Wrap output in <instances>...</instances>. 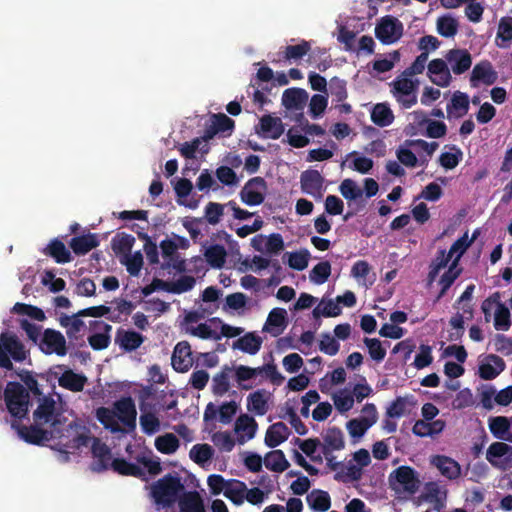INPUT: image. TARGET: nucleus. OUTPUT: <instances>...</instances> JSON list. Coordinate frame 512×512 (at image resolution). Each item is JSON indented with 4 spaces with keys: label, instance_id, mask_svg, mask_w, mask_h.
<instances>
[{
    "label": "nucleus",
    "instance_id": "obj_21",
    "mask_svg": "<svg viewBox=\"0 0 512 512\" xmlns=\"http://www.w3.org/2000/svg\"><path fill=\"white\" fill-rule=\"evenodd\" d=\"M258 424L256 420L248 415L241 414L234 426V430L239 434L237 441L239 444H244L247 440L254 438L257 431Z\"/></svg>",
    "mask_w": 512,
    "mask_h": 512
},
{
    "label": "nucleus",
    "instance_id": "obj_11",
    "mask_svg": "<svg viewBox=\"0 0 512 512\" xmlns=\"http://www.w3.org/2000/svg\"><path fill=\"white\" fill-rule=\"evenodd\" d=\"M171 364L175 371L184 373L194 364L193 352L188 341L178 342L173 350Z\"/></svg>",
    "mask_w": 512,
    "mask_h": 512
},
{
    "label": "nucleus",
    "instance_id": "obj_2",
    "mask_svg": "<svg viewBox=\"0 0 512 512\" xmlns=\"http://www.w3.org/2000/svg\"><path fill=\"white\" fill-rule=\"evenodd\" d=\"M97 420L112 433L122 432L119 421L128 431L136 428L137 410L131 397H122L113 404V408L99 407L96 409Z\"/></svg>",
    "mask_w": 512,
    "mask_h": 512
},
{
    "label": "nucleus",
    "instance_id": "obj_38",
    "mask_svg": "<svg viewBox=\"0 0 512 512\" xmlns=\"http://www.w3.org/2000/svg\"><path fill=\"white\" fill-rule=\"evenodd\" d=\"M264 465L273 472L281 473L289 468L290 463L282 450H273L265 455Z\"/></svg>",
    "mask_w": 512,
    "mask_h": 512
},
{
    "label": "nucleus",
    "instance_id": "obj_9",
    "mask_svg": "<svg viewBox=\"0 0 512 512\" xmlns=\"http://www.w3.org/2000/svg\"><path fill=\"white\" fill-rule=\"evenodd\" d=\"M40 350L45 354L55 353L58 356L67 354L66 339L60 331L47 328L39 342Z\"/></svg>",
    "mask_w": 512,
    "mask_h": 512
},
{
    "label": "nucleus",
    "instance_id": "obj_26",
    "mask_svg": "<svg viewBox=\"0 0 512 512\" xmlns=\"http://www.w3.org/2000/svg\"><path fill=\"white\" fill-rule=\"evenodd\" d=\"M287 326V311L284 308H273L263 327L264 331L270 332L273 336H278Z\"/></svg>",
    "mask_w": 512,
    "mask_h": 512
},
{
    "label": "nucleus",
    "instance_id": "obj_16",
    "mask_svg": "<svg viewBox=\"0 0 512 512\" xmlns=\"http://www.w3.org/2000/svg\"><path fill=\"white\" fill-rule=\"evenodd\" d=\"M488 427L494 438L512 443V416H492Z\"/></svg>",
    "mask_w": 512,
    "mask_h": 512
},
{
    "label": "nucleus",
    "instance_id": "obj_28",
    "mask_svg": "<svg viewBox=\"0 0 512 512\" xmlns=\"http://www.w3.org/2000/svg\"><path fill=\"white\" fill-rule=\"evenodd\" d=\"M143 342L144 337L136 331L119 329L116 333L115 343L124 351H134L139 348Z\"/></svg>",
    "mask_w": 512,
    "mask_h": 512
},
{
    "label": "nucleus",
    "instance_id": "obj_43",
    "mask_svg": "<svg viewBox=\"0 0 512 512\" xmlns=\"http://www.w3.org/2000/svg\"><path fill=\"white\" fill-rule=\"evenodd\" d=\"M204 256L211 267L221 269L226 262L227 252L224 246L214 244L206 249Z\"/></svg>",
    "mask_w": 512,
    "mask_h": 512
},
{
    "label": "nucleus",
    "instance_id": "obj_57",
    "mask_svg": "<svg viewBox=\"0 0 512 512\" xmlns=\"http://www.w3.org/2000/svg\"><path fill=\"white\" fill-rule=\"evenodd\" d=\"M311 49L308 41L302 40L297 45H288L285 47L284 57L286 60H298L305 56Z\"/></svg>",
    "mask_w": 512,
    "mask_h": 512
},
{
    "label": "nucleus",
    "instance_id": "obj_51",
    "mask_svg": "<svg viewBox=\"0 0 512 512\" xmlns=\"http://www.w3.org/2000/svg\"><path fill=\"white\" fill-rule=\"evenodd\" d=\"M189 456L196 464L201 465L212 459L214 449L209 444H196L191 448Z\"/></svg>",
    "mask_w": 512,
    "mask_h": 512
},
{
    "label": "nucleus",
    "instance_id": "obj_29",
    "mask_svg": "<svg viewBox=\"0 0 512 512\" xmlns=\"http://www.w3.org/2000/svg\"><path fill=\"white\" fill-rule=\"evenodd\" d=\"M269 394L265 389H258L247 396V409L255 415L263 416L268 412Z\"/></svg>",
    "mask_w": 512,
    "mask_h": 512
},
{
    "label": "nucleus",
    "instance_id": "obj_34",
    "mask_svg": "<svg viewBox=\"0 0 512 512\" xmlns=\"http://www.w3.org/2000/svg\"><path fill=\"white\" fill-rule=\"evenodd\" d=\"M87 378L83 374L75 373L72 370H67L62 373L58 379V383L62 388L72 392H80L84 389Z\"/></svg>",
    "mask_w": 512,
    "mask_h": 512
},
{
    "label": "nucleus",
    "instance_id": "obj_52",
    "mask_svg": "<svg viewBox=\"0 0 512 512\" xmlns=\"http://www.w3.org/2000/svg\"><path fill=\"white\" fill-rule=\"evenodd\" d=\"M120 262L126 266L127 272L131 276H138L143 266V255L141 251L135 253L126 254L120 260Z\"/></svg>",
    "mask_w": 512,
    "mask_h": 512
},
{
    "label": "nucleus",
    "instance_id": "obj_55",
    "mask_svg": "<svg viewBox=\"0 0 512 512\" xmlns=\"http://www.w3.org/2000/svg\"><path fill=\"white\" fill-rule=\"evenodd\" d=\"M494 327L498 331H507L511 327L510 311L501 302L498 303L494 314Z\"/></svg>",
    "mask_w": 512,
    "mask_h": 512
},
{
    "label": "nucleus",
    "instance_id": "obj_22",
    "mask_svg": "<svg viewBox=\"0 0 512 512\" xmlns=\"http://www.w3.org/2000/svg\"><path fill=\"white\" fill-rule=\"evenodd\" d=\"M260 130L256 132L264 138L278 139L284 132V126L279 117L264 115L260 118Z\"/></svg>",
    "mask_w": 512,
    "mask_h": 512
},
{
    "label": "nucleus",
    "instance_id": "obj_8",
    "mask_svg": "<svg viewBox=\"0 0 512 512\" xmlns=\"http://www.w3.org/2000/svg\"><path fill=\"white\" fill-rule=\"evenodd\" d=\"M266 190L267 184L264 178H251L240 191L241 201L248 206L260 205L265 200Z\"/></svg>",
    "mask_w": 512,
    "mask_h": 512
},
{
    "label": "nucleus",
    "instance_id": "obj_23",
    "mask_svg": "<svg viewBox=\"0 0 512 512\" xmlns=\"http://www.w3.org/2000/svg\"><path fill=\"white\" fill-rule=\"evenodd\" d=\"M233 367L225 364L220 371L212 377L211 391L215 396H223L229 392L233 378Z\"/></svg>",
    "mask_w": 512,
    "mask_h": 512
},
{
    "label": "nucleus",
    "instance_id": "obj_56",
    "mask_svg": "<svg viewBox=\"0 0 512 512\" xmlns=\"http://www.w3.org/2000/svg\"><path fill=\"white\" fill-rule=\"evenodd\" d=\"M372 427L366 419L353 418L346 423V429L352 438L359 439Z\"/></svg>",
    "mask_w": 512,
    "mask_h": 512
},
{
    "label": "nucleus",
    "instance_id": "obj_44",
    "mask_svg": "<svg viewBox=\"0 0 512 512\" xmlns=\"http://www.w3.org/2000/svg\"><path fill=\"white\" fill-rule=\"evenodd\" d=\"M446 491H441L437 482H427L425 484V499L434 503V509L440 511L444 507Z\"/></svg>",
    "mask_w": 512,
    "mask_h": 512
},
{
    "label": "nucleus",
    "instance_id": "obj_35",
    "mask_svg": "<svg viewBox=\"0 0 512 512\" xmlns=\"http://www.w3.org/2000/svg\"><path fill=\"white\" fill-rule=\"evenodd\" d=\"M261 345L262 338L252 332H248L244 336L234 341L232 347L233 349L241 350L242 352L248 353L250 355H255L260 350Z\"/></svg>",
    "mask_w": 512,
    "mask_h": 512
},
{
    "label": "nucleus",
    "instance_id": "obj_20",
    "mask_svg": "<svg viewBox=\"0 0 512 512\" xmlns=\"http://www.w3.org/2000/svg\"><path fill=\"white\" fill-rule=\"evenodd\" d=\"M322 452L341 451L345 448V438L343 431L338 427H329L321 435Z\"/></svg>",
    "mask_w": 512,
    "mask_h": 512
},
{
    "label": "nucleus",
    "instance_id": "obj_13",
    "mask_svg": "<svg viewBox=\"0 0 512 512\" xmlns=\"http://www.w3.org/2000/svg\"><path fill=\"white\" fill-rule=\"evenodd\" d=\"M93 458L92 470L95 472H104L111 468L112 454L107 444L100 441L98 438H93L91 449Z\"/></svg>",
    "mask_w": 512,
    "mask_h": 512
},
{
    "label": "nucleus",
    "instance_id": "obj_40",
    "mask_svg": "<svg viewBox=\"0 0 512 512\" xmlns=\"http://www.w3.org/2000/svg\"><path fill=\"white\" fill-rule=\"evenodd\" d=\"M193 189L192 182L187 178H181L177 181V183L174 186L175 193L178 197V204L184 205L190 209H195L198 207V200H190L186 202L185 199L188 197Z\"/></svg>",
    "mask_w": 512,
    "mask_h": 512
},
{
    "label": "nucleus",
    "instance_id": "obj_46",
    "mask_svg": "<svg viewBox=\"0 0 512 512\" xmlns=\"http://www.w3.org/2000/svg\"><path fill=\"white\" fill-rule=\"evenodd\" d=\"M134 243V236L126 233H118L113 237L111 246L116 255L124 256L131 252Z\"/></svg>",
    "mask_w": 512,
    "mask_h": 512
},
{
    "label": "nucleus",
    "instance_id": "obj_6",
    "mask_svg": "<svg viewBox=\"0 0 512 512\" xmlns=\"http://www.w3.org/2000/svg\"><path fill=\"white\" fill-rule=\"evenodd\" d=\"M38 406L33 412L36 424H50L54 431L62 425L61 413L56 411V401L51 393L37 398Z\"/></svg>",
    "mask_w": 512,
    "mask_h": 512
},
{
    "label": "nucleus",
    "instance_id": "obj_37",
    "mask_svg": "<svg viewBox=\"0 0 512 512\" xmlns=\"http://www.w3.org/2000/svg\"><path fill=\"white\" fill-rule=\"evenodd\" d=\"M180 512H205L204 503L197 491L184 493L179 500Z\"/></svg>",
    "mask_w": 512,
    "mask_h": 512
},
{
    "label": "nucleus",
    "instance_id": "obj_58",
    "mask_svg": "<svg viewBox=\"0 0 512 512\" xmlns=\"http://www.w3.org/2000/svg\"><path fill=\"white\" fill-rule=\"evenodd\" d=\"M341 195L347 200H356L363 194L362 189L352 179H345L339 186Z\"/></svg>",
    "mask_w": 512,
    "mask_h": 512
},
{
    "label": "nucleus",
    "instance_id": "obj_5",
    "mask_svg": "<svg viewBox=\"0 0 512 512\" xmlns=\"http://www.w3.org/2000/svg\"><path fill=\"white\" fill-rule=\"evenodd\" d=\"M183 489L179 477L167 474L152 485L151 494L156 504L169 506Z\"/></svg>",
    "mask_w": 512,
    "mask_h": 512
},
{
    "label": "nucleus",
    "instance_id": "obj_41",
    "mask_svg": "<svg viewBox=\"0 0 512 512\" xmlns=\"http://www.w3.org/2000/svg\"><path fill=\"white\" fill-rule=\"evenodd\" d=\"M362 475L361 467H358L353 461H349L346 464L343 463L342 469L335 473L334 479L343 483L357 482L362 478Z\"/></svg>",
    "mask_w": 512,
    "mask_h": 512
},
{
    "label": "nucleus",
    "instance_id": "obj_30",
    "mask_svg": "<svg viewBox=\"0 0 512 512\" xmlns=\"http://www.w3.org/2000/svg\"><path fill=\"white\" fill-rule=\"evenodd\" d=\"M288 426L283 422H277L270 425L265 434V444L270 448H275L286 441L290 435Z\"/></svg>",
    "mask_w": 512,
    "mask_h": 512
},
{
    "label": "nucleus",
    "instance_id": "obj_1",
    "mask_svg": "<svg viewBox=\"0 0 512 512\" xmlns=\"http://www.w3.org/2000/svg\"><path fill=\"white\" fill-rule=\"evenodd\" d=\"M31 363L30 350L13 332H2L0 334V369L13 371L11 376L15 375L20 379V383L27 389V394L34 398H40L44 395L43 384L40 381H50V375L47 373H37L28 369H15V363Z\"/></svg>",
    "mask_w": 512,
    "mask_h": 512
},
{
    "label": "nucleus",
    "instance_id": "obj_63",
    "mask_svg": "<svg viewBox=\"0 0 512 512\" xmlns=\"http://www.w3.org/2000/svg\"><path fill=\"white\" fill-rule=\"evenodd\" d=\"M225 205L217 202H209L205 207V219L210 225H216L224 215Z\"/></svg>",
    "mask_w": 512,
    "mask_h": 512
},
{
    "label": "nucleus",
    "instance_id": "obj_24",
    "mask_svg": "<svg viewBox=\"0 0 512 512\" xmlns=\"http://www.w3.org/2000/svg\"><path fill=\"white\" fill-rule=\"evenodd\" d=\"M504 360L495 354H489L486 362L479 366V376L483 380H493L505 370Z\"/></svg>",
    "mask_w": 512,
    "mask_h": 512
},
{
    "label": "nucleus",
    "instance_id": "obj_32",
    "mask_svg": "<svg viewBox=\"0 0 512 512\" xmlns=\"http://www.w3.org/2000/svg\"><path fill=\"white\" fill-rule=\"evenodd\" d=\"M308 100V94L301 88H289L283 92L282 104L287 109H302Z\"/></svg>",
    "mask_w": 512,
    "mask_h": 512
},
{
    "label": "nucleus",
    "instance_id": "obj_19",
    "mask_svg": "<svg viewBox=\"0 0 512 512\" xmlns=\"http://www.w3.org/2000/svg\"><path fill=\"white\" fill-rule=\"evenodd\" d=\"M445 59L457 75L463 74L472 65L471 54L466 49H451L446 53Z\"/></svg>",
    "mask_w": 512,
    "mask_h": 512
},
{
    "label": "nucleus",
    "instance_id": "obj_62",
    "mask_svg": "<svg viewBox=\"0 0 512 512\" xmlns=\"http://www.w3.org/2000/svg\"><path fill=\"white\" fill-rule=\"evenodd\" d=\"M329 91L333 101L338 103L343 102L347 98L346 82L338 77H333L330 80Z\"/></svg>",
    "mask_w": 512,
    "mask_h": 512
},
{
    "label": "nucleus",
    "instance_id": "obj_31",
    "mask_svg": "<svg viewBox=\"0 0 512 512\" xmlns=\"http://www.w3.org/2000/svg\"><path fill=\"white\" fill-rule=\"evenodd\" d=\"M98 245L99 239L94 233L73 237L69 242L70 248L76 255H85Z\"/></svg>",
    "mask_w": 512,
    "mask_h": 512
},
{
    "label": "nucleus",
    "instance_id": "obj_64",
    "mask_svg": "<svg viewBox=\"0 0 512 512\" xmlns=\"http://www.w3.org/2000/svg\"><path fill=\"white\" fill-rule=\"evenodd\" d=\"M364 343L368 348L370 357L381 362L386 356V349L382 347L381 341L377 338H365Z\"/></svg>",
    "mask_w": 512,
    "mask_h": 512
},
{
    "label": "nucleus",
    "instance_id": "obj_18",
    "mask_svg": "<svg viewBox=\"0 0 512 512\" xmlns=\"http://www.w3.org/2000/svg\"><path fill=\"white\" fill-rule=\"evenodd\" d=\"M430 80L440 87H447L451 82V74L446 59H433L428 64Z\"/></svg>",
    "mask_w": 512,
    "mask_h": 512
},
{
    "label": "nucleus",
    "instance_id": "obj_49",
    "mask_svg": "<svg viewBox=\"0 0 512 512\" xmlns=\"http://www.w3.org/2000/svg\"><path fill=\"white\" fill-rule=\"evenodd\" d=\"M437 31L443 37H454L458 31V22L451 15H443L437 19Z\"/></svg>",
    "mask_w": 512,
    "mask_h": 512
},
{
    "label": "nucleus",
    "instance_id": "obj_4",
    "mask_svg": "<svg viewBox=\"0 0 512 512\" xmlns=\"http://www.w3.org/2000/svg\"><path fill=\"white\" fill-rule=\"evenodd\" d=\"M388 482L395 493L410 496L416 494L421 486L418 472L407 465L399 466L393 470L389 474Z\"/></svg>",
    "mask_w": 512,
    "mask_h": 512
},
{
    "label": "nucleus",
    "instance_id": "obj_42",
    "mask_svg": "<svg viewBox=\"0 0 512 512\" xmlns=\"http://www.w3.org/2000/svg\"><path fill=\"white\" fill-rule=\"evenodd\" d=\"M371 120L379 127H386L393 122L394 115L387 104L378 103L373 107L371 111Z\"/></svg>",
    "mask_w": 512,
    "mask_h": 512
},
{
    "label": "nucleus",
    "instance_id": "obj_61",
    "mask_svg": "<svg viewBox=\"0 0 512 512\" xmlns=\"http://www.w3.org/2000/svg\"><path fill=\"white\" fill-rule=\"evenodd\" d=\"M140 425L143 432L147 435H153L160 429V421L152 412L141 414Z\"/></svg>",
    "mask_w": 512,
    "mask_h": 512
},
{
    "label": "nucleus",
    "instance_id": "obj_3",
    "mask_svg": "<svg viewBox=\"0 0 512 512\" xmlns=\"http://www.w3.org/2000/svg\"><path fill=\"white\" fill-rule=\"evenodd\" d=\"M1 399L5 409L13 418V421H22L27 418L32 402L27 394V389L18 381H8Z\"/></svg>",
    "mask_w": 512,
    "mask_h": 512
},
{
    "label": "nucleus",
    "instance_id": "obj_12",
    "mask_svg": "<svg viewBox=\"0 0 512 512\" xmlns=\"http://www.w3.org/2000/svg\"><path fill=\"white\" fill-rule=\"evenodd\" d=\"M486 459L493 467L504 469L512 460V446L502 440L493 442L487 449Z\"/></svg>",
    "mask_w": 512,
    "mask_h": 512
},
{
    "label": "nucleus",
    "instance_id": "obj_54",
    "mask_svg": "<svg viewBox=\"0 0 512 512\" xmlns=\"http://www.w3.org/2000/svg\"><path fill=\"white\" fill-rule=\"evenodd\" d=\"M331 275V264L329 261H321L316 264L310 271V280L317 284H324Z\"/></svg>",
    "mask_w": 512,
    "mask_h": 512
},
{
    "label": "nucleus",
    "instance_id": "obj_53",
    "mask_svg": "<svg viewBox=\"0 0 512 512\" xmlns=\"http://www.w3.org/2000/svg\"><path fill=\"white\" fill-rule=\"evenodd\" d=\"M233 367V376L238 384V387L241 390H250L252 389L251 384H246V381L253 379L254 370L252 367L246 365H237Z\"/></svg>",
    "mask_w": 512,
    "mask_h": 512
},
{
    "label": "nucleus",
    "instance_id": "obj_10",
    "mask_svg": "<svg viewBox=\"0 0 512 512\" xmlns=\"http://www.w3.org/2000/svg\"><path fill=\"white\" fill-rule=\"evenodd\" d=\"M20 421H12L11 427L16 430L19 437L25 442L33 445H41L52 436V432L42 429L39 424L25 426Z\"/></svg>",
    "mask_w": 512,
    "mask_h": 512
},
{
    "label": "nucleus",
    "instance_id": "obj_59",
    "mask_svg": "<svg viewBox=\"0 0 512 512\" xmlns=\"http://www.w3.org/2000/svg\"><path fill=\"white\" fill-rule=\"evenodd\" d=\"M212 125L217 133H231L235 127V122L224 113L213 114L211 117Z\"/></svg>",
    "mask_w": 512,
    "mask_h": 512
},
{
    "label": "nucleus",
    "instance_id": "obj_14",
    "mask_svg": "<svg viewBox=\"0 0 512 512\" xmlns=\"http://www.w3.org/2000/svg\"><path fill=\"white\" fill-rule=\"evenodd\" d=\"M497 73L493 70L492 64L485 60L477 63L471 72L470 85L474 88L480 83L492 85L497 81Z\"/></svg>",
    "mask_w": 512,
    "mask_h": 512
},
{
    "label": "nucleus",
    "instance_id": "obj_39",
    "mask_svg": "<svg viewBox=\"0 0 512 512\" xmlns=\"http://www.w3.org/2000/svg\"><path fill=\"white\" fill-rule=\"evenodd\" d=\"M417 119L421 116L422 119L419 120V124H426V133L425 135L429 138H441L444 137L447 133V126L442 121H435L428 119L423 111L415 112Z\"/></svg>",
    "mask_w": 512,
    "mask_h": 512
},
{
    "label": "nucleus",
    "instance_id": "obj_50",
    "mask_svg": "<svg viewBox=\"0 0 512 512\" xmlns=\"http://www.w3.org/2000/svg\"><path fill=\"white\" fill-rule=\"evenodd\" d=\"M477 231L473 232L472 238L468 239V232H465L463 236L458 238L450 247L449 252L452 256L456 254L455 259L453 262H456L458 264L461 256L466 252V250L469 248L471 243L476 239L477 237Z\"/></svg>",
    "mask_w": 512,
    "mask_h": 512
},
{
    "label": "nucleus",
    "instance_id": "obj_47",
    "mask_svg": "<svg viewBox=\"0 0 512 512\" xmlns=\"http://www.w3.org/2000/svg\"><path fill=\"white\" fill-rule=\"evenodd\" d=\"M180 442L172 433H166L155 439V447L162 454H173L179 448Z\"/></svg>",
    "mask_w": 512,
    "mask_h": 512
},
{
    "label": "nucleus",
    "instance_id": "obj_27",
    "mask_svg": "<svg viewBox=\"0 0 512 512\" xmlns=\"http://www.w3.org/2000/svg\"><path fill=\"white\" fill-rule=\"evenodd\" d=\"M323 182L324 179L317 170L304 171L300 177L302 191L313 196L321 193Z\"/></svg>",
    "mask_w": 512,
    "mask_h": 512
},
{
    "label": "nucleus",
    "instance_id": "obj_7",
    "mask_svg": "<svg viewBox=\"0 0 512 512\" xmlns=\"http://www.w3.org/2000/svg\"><path fill=\"white\" fill-rule=\"evenodd\" d=\"M403 24L394 16L386 15L382 17L375 27L376 38L384 45H390L397 42L403 35Z\"/></svg>",
    "mask_w": 512,
    "mask_h": 512
},
{
    "label": "nucleus",
    "instance_id": "obj_17",
    "mask_svg": "<svg viewBox=\"0 0 512 512\" xmlns=\"http://www.w3.org/2000/svg\"><path fill=\"white\" fill-rule=\"evenodd\" d=\"M430 463L436 467L442 476L449 480H456L461 476V466L453 458L446 455H435L431 457Z\"/></svg>",
    "mask_w": 512,
    "mask_h": 512
},
{
    "label": "nucleus",
    "instance_id": "obj_15",
    "mask_svg": "<svg viewBox=\"0 0 512 512\" xmlns=\"http://www.w3.org/2000/svg\"><path fill=\"white\" fill-rule=\"evenodd\" d=\"M90 326L97 332L88 337L89 345L94 350L106 349L111 342L109 333L112 326L100 320L91 321Z\"/></svg>",
    "mask_w": 512,
    "mask_h": 512
},
{
    "label": "nucleus",
    "instance_id": "obj_36",
    "mask_svg": "<svg viewBox=\"0 0 512 512\" xmlns=\"http://www.w3.org/2000/svg\"><path fill=\"white\" fill-rule=\"evenodd\" d=\"M309 507L316 512H326L331 506V498L328 492L314 489L306 497Z\"/></svg>",
    "mask_w": 512,
    "mask_h": 512
},
{
    "label": "nucleus",
    "instance_id": "obj_48",
    "mask_svg": "<svg viewBox=\"0 0 512 512\" xmlns=\"http://www.w3.org/2000/svg\"><path fill=\"white\" fill-rule=\"evenodd\" d=\"M452 110H456V117H462L467 114L469 110V97L466 93L461 91L454 92L451 102L447 105L448 114L452 113Z\"/></svg>",
    "mask_w": 512,
    "mask_h": 512
},
{
    "label": "nucleus",
    "instance_id": "obj_60",
    "mask_svg": "<svg viewBox=\"0 0 512 512\" xmlns=\"http://www.w3.org/2000/svg\"><path fill=\"white\" fill-rule=\"evenodd\" d=\"M212 442L216 447H218L221 451L230 452L233 450L235 446V440L231 436V434L227 431L215 432L212 437Z\"/></svg>",
    "mask_w": 512,
    "mask_h": 512
},
{
    "label": "nucleus",
    "instance_id": "obj_25",
    "mask_svg": "<svg viewBox=\"0 0 512 512\" xmlns=\"http://www.w3.org/2000/svg\"><path fill=\"white\" fill-rule=\"evenodd\" d=\"M82 316H78V312L69 316L66 314H62L59 318L60 325L66 329L67 337L70 340H78L82 337V333L85 330L86 326Z\"/></svg>",
    "mask_w": 512,
    "mask_h": 512
},
{
    "label": "nucleus",
    "instance_id": "obj_45",
    "mask_svg": "<svg viewBox=\"0 0 512 512\" xmlns=\"http://www.w3.org/2000/svg\"><path fill=\"white\" fill-rule=\"evenodd\" d=\"M111 469L124 476L140 477L143 475V470L137 464L128 462L123 458H115L111 463Z\"/></svg>",
    "mask_w": 512,
    "mask_h": 512
},
{
    "label": "nucleus",
    "instance_id": "obj_33",
    "mask_svg": "<svg viewBox=\"0 0 512 512\" xmlns=\"http://www.w3.org/2000/svg\"><path fill=\"white\" fill-rule=\"evenodd\" d=\"M43 254L53 258L57 263H68L72 260L70 251L65 244L55 238L42 250Z\"/></svg>",
    "mask_w": 512,
    "mask_h": 512
}]
</instances>
